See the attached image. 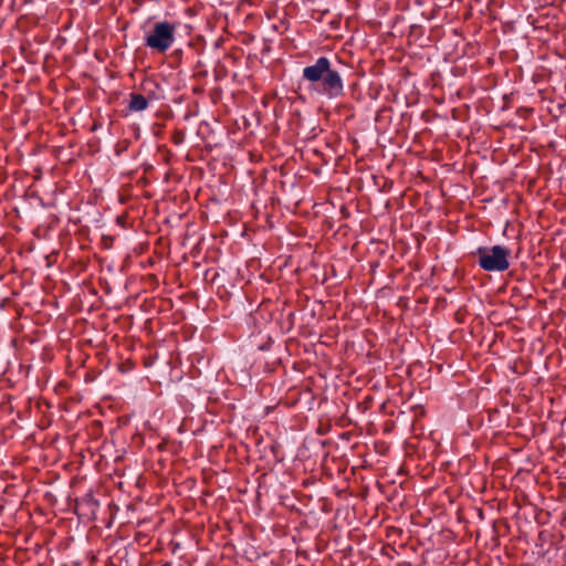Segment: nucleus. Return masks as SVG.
<instances>
[{"label":"nucleus","mask_w":566,"mask_h":566,"mask_svg":"<svg viewBox=\"0 0 566 566\" xmlns=\"http://www.w3.org/2000/svg\"><path fill=\"white\" fill-rule=\"evenodd\" d=\"M147 107L148 99L144 95L137 93L130 94V99L128 104V109L130 112H142L145 111Z\"/></svg>","instance_id":"423d86ee"},{"label":"nucleus","mask_w":566,"mask_h":566,"mask_svg":"<svg viewBox=\"0 0 566 566\" xmlns=\"http://www.w3.org/2000/svg\"><path fill=\"white\" fill-rule=\"evenodd\" d=\"M302 80L307 90L328 99L342 97L345 91L340 70L327 56H319L313 64L302 71Z\"/></svg>","instance_id":"f257e3e1"},{"label":"nucleus","mask_w":566,"mask_h":566,"mask_svg":"<svg viewBox=\"0 0 566 566\" xmlns=\"http://www.w3.org/2000/svg\"><path fill=\"white\" fill-rule=\"evenodd\" d=\"M536 179L528 180V188H532L535 185Z\"/></svg>","instance_id":"6e6552de"},{"label":"nucleus","mask_w":566,"mask_h":566,"mask_svg":"<svg viewBox=\"0 0 566 566\" xmlns=\"http://www.w3.org/2000/svg\"><path fill=\"white\" fill-rule=\"evenodd\" d=\"M553 180H554L555 182H558V181H559V179H558V178H555V179H553Z\"/></svg>","instance_id":"9b49d317"},{"label":"nucleus","mask_w":566,"mask_h":566,"mask_svg":"<svg viewBox=\"0 0 566 566\" xmlns=\"http://www.w3.org/2000/svg\"><path fill=\"white\" fill-rule=\"evenodd\" d=\"M280 187L281 191L286 196L287 200L298 202L303 199L302 186L297 179H280L275 184V188Z\"/></svg>","instance_id":"39448f33"},{"label":"nucleus","mask_w":566,"mask_h":566,"mask_svg":"<svg viewBox=\"0 0 566 566\" xmlns=\"http://www.w3.org/2000/svg\"><path fill=\"white\" fill-rule=\"evenodd\" d=\"M441 190L444 192V184L441 185Z\"/></svg>","instance_id":"9d476101"},{"label":"nucleus","mask_w":566,"mask_h":566,"mask_svg":"<svg viewBox=\"0 0 566 566\" xmlns=\"http://www.w3.org/2000/svg\"><path fill=\"white\" fill-rule=\"evenodd\" d=\"M373 181L381 191H388L391 187V181L386 178L373 179Z\"/></svg>","instance_id":"0eeeda50"},{"label":"nucleus","mask_w":566,"mask_h":566,"mask_svg":"<svg viewBox=\"0 0 566 566\" xmlns=\"http://www.w3.org/2000/svg\"><path fill=\"white\" fill-rule=\"evenodd\" d=\"M140 181H142V187H145V186H146V184H147V182H146V181H147V179H146V178H143V179H140Z\"/></svg>","instance_id":"1a4fd4ad"},{"label":"nucleus","mask_w":566,"mask_h":566,"mask_svg":"<svg viewBox=\"0 0 566 566\" xmlns=\"http://www.w3.org/2000/svg\"><path fill=\"white\" fill-rule=\"evenodd\" d=\"M478 265L488 272H504L510 268L511 251L504 245L479 247L472 252Z\"/></svg>","instance_id":"7ed1b4c3"},{"label":"nucleus","mask_w":566,"mask_h":566,"mask_svg":"<svg viewBox=\"0 0 566 566\" xmlns=\"http://www.w3.org/2000/svg\"><path fill=\"white\" fill-rule=\"evenodd\" d=\"M29 190L32 195L38 196L41 202L54 205L59 195L64 191V187L55 179H34Z\"/></svg>","instance_id":"20e7f679"},{"label":"nucleus","mask_w":566,"mask_h":566,"mask_svg":"<svg viewBox=\"0 0 566 566\" xmlns=\"http://www.w3.org/2000/svg\"><path fill=\"white\" fill-rule=\"evenodd\" d=\"M177 25L167 20L155 22L144 34V45L156 53H166L176 42Z\"/></svg>","instance_id":"f03ea898"}]
</instances>
